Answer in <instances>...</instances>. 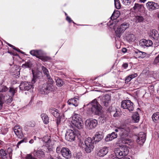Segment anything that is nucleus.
Masks as SVG:
<instances>
[{
    "label": "nucleus",
    "instance_id": "63",
    "mask_svg": "<svg viewBox=\"0 0 159 159\" xmlns=\"http://www.w3.org/2000/svg\"><path fill=\"white\" fill-rule=\"evenodd\" d=\"M127 51V49L126 48H124L123 50V52L124 53L126 52Z\"/></svg>",
    "mask_w": 159,
    "mask_h": 159
},
{
    "label": "nucleus",
    "instance_id": "57",
    "mask_svg": "<svg viewBox=\"0 0 159 159\" xmlns=\"http://www.w3.org/2000/svg\"><path fill=\"white\" fill-rule=\"evenodd\" d=\"M8 53H10L13 56H16L17 55V53H15L14 52H8Z\"/></svg>",
    "mask_w": 159,
    "mask_h": 159
},
{
    "label": "nucleus",
    "instance_id": "44",
    "mask_svg": "<svg viewBox=\"0 0 159 159\" xmlns=\"http://www.w3.org/2000/svg\"><path fill=\"white\" fill-rule=\"evenodd\" d=\"M9 91L11 94L13 96L16 92V90L12 88H10Z\"/></svg>",
    "mask_w": 159,
    "mask_h": 159
},
{
    "label": "nucleus",
    "instance_id": "34",
    "mask_svg": "<svg viewBox=\"0 0 159 159\" xmlns=\"http://www.w3.org/2000/svg\"><path fill=\"white\" fill-rule=\"evenodd\" d=\"M42 69L44 74L46 75V76L47 77V78L48 80H50V77L49 75L48 71V69L46 68H45V67H44L43 66H42Z\"/></svg>",
    "mask_w": 159,
    "mask_h": 159
},
{
    "label": "nucleus",
    "instance_id": "31",
    "mask_svg": "<svg viewBox=\"0 0 159 159\" xmlns=\"http://www.w3.org/2000/svg\"><path fill=\"white\" fill-rule=\"evenodd\" d=\"M133 20L135 22L139 23L143 21V16H134Z\"/></svg>",
    "mask_w": 159,
    "mask_h": 159
},
{
    "label": "nucleus",
    "instance_id": "54",
    "mask_svg": "<svg viewBox=\"0 0 159 159\" xmlns=\"http://www.w3.org/2000/svg\"><path fill=\"white\" fill-rule=\"evenodd\" d=\"M32 71L33 76V80H36L37 78L36 77V76L35 75V73L34 72L33 70H32Z\"/></svg>",
    "mask_w": 159,
    "mask_h": 159
},
{
    "label": "nucleus",
    "instance_id": "62",
    "mask_svg": "<svg viewBox=\"0 0 159 159\" xmlns=\"http://www.w3.org/2000/svg\"><path fill=\"white\" fill-rule=\"evenodd\" d=\"M8 155L10 157V159H11V157L12 156V154L11 152L8 153Z\"/></svg>",
    "mask_w": 159,
    "mask_h": 159
},
{
    "label": "nucleus",
    "instance_id": "39",
    "mask_svg": "<svg viewBox=\"0 0 159 159\" xmlns=\"http://www.w3.org/2000/svg\"><path fill=\"white\" fill-rule=\"evenodd\" d=\"M56 84L58 87H61L64 84L63 80H56Z\"/></svg>",
    "mask_w": 159,
    "mask_h": 159
},
{
    "label": "nucleus",
    "instance_id": "56",
    "mask_svg": "<svg viewBox=\"0 0 159 159\" xmlns=\"http://www.w3.org/2000/svg\"><path fill=\"white\" fill-rule=\"evenodd\" d=\"M128 66V65L127 63H125L123 64L122 66L123 67H124L125 69Z\"/></svg>",
    "mask_w": 159,
    "mask_h": 159
},
{
    "label": "nucleus",
    "instance_id": "36",
    "mask_svg": "<svg viewBox=\"0 0 159 159\" xmlns=\"http://www.w3.org/2000/svg\"><path fill=\"white\" fill-rule=\"evenodd\" d=\"M139 45L142 47L144 46L148 47L146 43V40L145 39H142L140 40L139 42Z\"/></svg>",
    "mask_w": 159,
    "mask_h": 159
},
{
    "label": "nucleus",
    "instance_id": "33",
    "mask_svg": "<svg viewBox=\"0 0 159 159\" xmlns=\"http://www.w3.org/2000/svg\"><path fill=\"white\" fill-rule=\"evenodd\" d=\"M41 116L44 123L45 124H47L48 123L49 120L48 116L45 114H43Z\"/></svg>",
    "mask_w": 159,
    "mask_h": 159
},
{
    "label": "nucleus",
    "instance_id": "46",
    "mask_svg": "<svg viewBox=\"0 0 159 159\" xmlns=\"http://www.w3.org/2000/svg\"><path fill=\"white\" fill-rule=\"evenodd\" d=\"M146 43L148 47L152 46L153 44L152 41L150 40H146Z\"/></svg>",
    "mask_w": 159,
    "mask_h": 159
},
{
    "label": "nucleus",
    "instance_id": "59",
    "mask_svg": "<svg viewBox=\"0 0 159 159\" xmlns=\"http://www.w3.org/2000/svg\"><path fill=\"white\" fill-rule=\"evenodd\" d=\"M24 88L25 89L27 90H28L30 89V88L29 86H25L24 87Z\"/></svg>",
    "mask_w": 159,
    "mask_h": 159
},
{
    "label": "nucleus",
    "instance_id": "53",
    "mask_svg": "<svg viewBox=\"0 0 159 159\" xmlns=\"http://www.w3.org/2000/svg\"><path fill=\"white\" fill-rule=\"evenodd\" d=\"M57 124L58 125L60 123V116L58 117H57Z\"/></svg>",
    "mask_w": 159,
    "mask_h": 159
},
{
    "label": "nucleus",
    "instance_id": "41",
    "mask_svg": "<svg viewBox=\"0 0 159 159\" xmlns=\"http://www.w3.org/2000/svg\"><path fill=\"white\" fill-rule=\"evenodd\" d=\"M8 90V88L5 86H2L1 87L0 92H6Z\"/></svg>",
    "mask_w": 159,
    "mask_h": 159
},
{
    "label": "nucleus",
    "instance_id": "49",
    "mask_svg": "<svg viewBox=\"0 0 159 159\" xmlns=\"http://www.w3.org/2000/svg\"><path fill=\"white\" fill-rule=\"evenodd\" d=\"M50 57H43V60L44 61H47L51 60Z\"/></svg>",
    "mask_w": 159,
    "mask_h": 159
},
{
    "label": "nucleus",
    "instance_id": "50",
    "mask_svg": "<svg viewBox=\"0 0 159 159\" xmlns=\"http://www.w3.org/2000/svg\"><path fill=\"white\" fill-rule=\"evenodd\" d=\"M30 129V126L28 125H26L24 127V129L25 131H28Z\"/></svg>",
    "mask_w": 159,
    "mask_h": 159
},
{
    "label": "nucleus",
    "instance_id": "48",
    "mask_svg": "<svg viewBox=\"0 0 159 159\" xmlns=\"http://www.w3.org/2000/svg\"><path fill=\"white\" fill-rule=\"evenodd\" d=\"M159 62V54L156 57L154 61V64H157Z\"/></svg>",
    "mask_w": 159,
    "mask_h": 159
},
{
    "label": "nucleus",
    "instance_id": "58",
    "mask_svg": "<svg viewBox=\"0 0 159 159\" xmlns=\"http://www.w3.org/2000/svg\"><path fill=\"white\" fill-rule=\"evenodd\" d=\"M14 68H16L17 70L18 71H19L20 70V69H19V67L17 66H14Z\"/></svg>",
    "mask_w": 159,
    "mask_h": 159
},
{
    "label": "nucleus",
    "instance_id": "29",
    "mask_svg": "<svg viewBox=\"0 0 159 159\" xmlns=\"http://www.w3.org/2000/svg\"><path fill=\"white\" fill-rule=\"evenodd\" d=\"M45 145L49 152L52 151L53 144L52 143L51 140L50 142H49V143H46Z\"/></svg>",
    "mask_w": 159,
    "mask_h": 159
},
{
    "label": "nucleus",
    "instance_id": "20",
    "mask_svg": "<svg viewBox=\"0 0 159 159\" xmlns=\"http://www.w3.org/2000/svg\"><path fill=\"white\" fill-rule=\"evenodd\" d=\"M134 55L138 58H144L146 55L145 52L140 51L138 49L134 51Z\"/></svg>",
    "mask_w": 159,
    "mask_h": 159
},
{
    "label": "nucleus",
    "instance_id": "5",
    "mask_svg": "<svg viewBox=\"0 0 159 159\" xmlns=\"http://www.w3.org/2000/svg\"><path fill=\"white\" fill-rule=\"evenodd\" d=\"M129 152L128 148L123 146L116 148L114 151L115 157H111V159H120L127 155Z\"/></svg>",
    "mask_w": 159,
    "mask_h": 159
},
{
    "label": "nucleus",
    "instance_id": "42",
    "mask_svg": "<svg viewBox=\"0 0 159 159\" xmlns=\"http://www.w3.org/2000/svg\"><path fill=\"white\" fill-rule=\"evenodd\" d=\"M27 142V138H25L23 139H22L20 141H19L17 144V146L18 147V148H19V145L22 143H24V142Z\"/></svg>",
    "mask_w": 159,
    "mask_h": 159
},
{
    "label": "nucleus",
    "instance_id": "10",
    "mask_svg": "<svg viewBox=\"0 0 159 159\" xmlns=\"http://www.w3.org/2000/svg\"><path fill=\"white\" fill-rule=\"evenodd\" d=\"M97 120L95 119H88L85 122V126L89 129L94 128L97 126Z\"/></svg>",
    "mask_w": 159,
    "mask_h": 159
},
{
    "label": "nucleus",
    "instance_id": "4",
    "mask_svg": "<svg viewBox=\"0 0 159 159\" xmlns=\"http://www.w3.org/2000/svg\"><path fill=\"white\" fill-rule=\"evenodd\" d=\"M53 80H50V81L49 80L46 84H43L40 90L41 94H47L50 92L56 91L57 88L53 85Z\"/></svg>",
    "mask_w": 159,
    "mask_h": 159
},
{
    "label": "nucleus",
    "instance_id": "18",
    "mask_svg": "<svg viewBox=\"0 0 159 159\" xmlns=\"http://www.w3.org/2000/svg\"><path fill=\"white\" fill-rule=\"evenodd\" d=\"M79 103V99L78 98H75L69 99L67 101V103L69 105L73 106L74 107H77Z\"/></svg>",
    "mask_w": 159,
    "mask_h": 159
},
{
    "label": "nucleus",
    "instance_id": "35",
    "mask_svg": "<svg viewBox=\"0 0 159 159\" xmlns=\"http://www.w3.org/2000/svg\"><path fill=\"white\" fill-rule=\"evenodd\" d=\"M51 140L50 137L48 136H45L41 139V140L45 143L44 144L48 143H49L50 142Z\"/></svg>",
    "mask_w": 159,
    "mask_h": 159
},
{
    "label": "nucleus",
    "instance_id": "8",
    "mask_svg": "<svg viewBox=\"0 0 159 159\" xmlns=\"http://www.w3.org/2000/svg\"><path fill=\"white\" fill-rule=\"evenodd\" d=\"M72 124L77 128L81 129L83 128V123L80 116L78 114H74L72 117Z\"/></svg>",
    "mask_w": 159,
    "mask_h": 159
},
{
    "label": "nucleus",
    "instance_id": "38",
    "mask_svg": "<svg viewBox=\"0 0 159 159\" xmlns=\"http://www.w3.org/2000/svg\"><path fill=\"white\" fill-rule=\"evenodd\" d=\"M115 6L116 8L117 9H119L121 7L120 4V3L119 0H114Z\"/></svg>",
    "mask_w": 159,
    "mask_h": 159
},
{
    "label": "nucleus",
    "instance_id": "14",
    "mask_svg": "<svg viewBox=\"0 0 159 159\" xmlns=\"http://www.w3.org/2000/svg\"><path fill=\"white\" fill-rule=\"evenodd\" d=\"M12 98L10 97H5L0 95V110L2 108L3 104L5 101L10 103L12 101Z\"/></svg>",
    "mask_w": 159,
    "mask_h": 159
},
{
    "label": "nucleus",
    "instance_id": "30",
    "mask_svg": "<svg viewBox=\"0 0 159 159\" xmlns=\"http://www.w3.org/2000/svg\"><path fill=\"white\" fill-rule=\"evenodd\" d=\"M111 98L110 96H106L103 98V105L106 107L108 105V103L109 101H110Z\"/></svg>",
    "mask_w": 159,
    "mask_h": 159
},
{
    "label": "nucleus",
    "instance_id": "6",
    "mask_svg": "<svg viewBox=\"0 0 159 159\" xmlns=\"http://www.w3.org/2000/svg\"><path fill=\"white\" fill-rule=\"evenodd\" d=\"M80 141L81 136L78 131H75L71 129L68 130L65 134L66 139L69 141L71 142L75 140L76 137Z\"/></svg>",
    "mask_w": 159,
    "mask_h": 159
},
{
    "label": "nucleus",
    "instance_id": "40",
    "mask_svg": "<svg viewBox=\"0 0 159 159\" xmlns=\"http://www.w3.org/2000/svg\"><path fill=\"white\" fill-rule=\"evenodd\" d=\"M123 4L125 5H129L131 2V0H121Z\"/></svg>",
    "mask_w": 159,
    "mask_h": 159
},
{
    "label": "nucleus",
    "instance_id": "7",
    "mask_svg": "<svg viewBox=\"0 0 159 159\" xmlns=\"http://www.w3.org/2000/svg\"><path fill=\"white\" fill-rule=\"evenodd\" d=\"M129 24L124 22L121 24L115 31V39L116 41L119 40L121 34L125 30L129 28Z\"/></svg>",
    "mask_w": 159,
    "mask_h": 159
},
{
    "label": "nucleus",
    "instance_id": "2",
    "mask_svg": "<svg viewBox=\"0 0 159 159\" xmlns=\"http://www.w3.org/2000/svg\"><path fill=\"white\" fill-rule=\"evenodd\" d=\"M116 132H119V135L123 143L129 145L132 143V140L129 138L130 128L128 127H118L115 129Z\"/></svg>",
    "mask_w": 159,
    "mask_h": 159
},
{
    "label": "nucleus",
    "instance_id": "55",
    "mask_svg": "<svg viewBox=\"0 0 159 159\" xmlns=\"http://www.w3.org/2000/svg\"><path fill=\"white\" fill-rule=\"evenodd\" d=\"M35 122L34 121H32L31 122V124H30V127H33L35 126Z\"/></svg>",
    "mask_w": 159,
    "mask_h": 159
},
{
    "label": "nucleus",
    "instance_id": "32",
    "mask_svg": "<svg viewBox=\"0 0 159 159\" xmlns=\"http://www.w3.org/2000/svg\"><path fill=\"white\" fill-rule=\"evenodd\" d=\"M120 12L119 11H114L111 17V19L112 20H114L117 18L119 16Z\"/></svg>",
    "mask_w": 159,
    "mask_h": 159
},
{
    "label": "nucleus",
    "instance_id": "45",
    "mask_svg": "<svg viewBox=\"0 0 159 159\" xmlns=\"http://www.w3.org/2000/svg\"><path fill=\"white\" fill-rule=\"evenodd\" d=\"M30 64L29 62H28L25 63V64L22 65V67L24 68H29L30 67Z\"/></svg>",
    "mask_w": 159,
    "mask_h": 159
},
{
    "label": "nucleus",
    "instance_id": "15",
    "mask_svg": "<svg viewBox=\"0 0 159 159\" xmlns=\"http://www.w3.org/2000/svg\"><path fill=\"white\" fill-rule=\"evenodd\" d=\"M14 131L16 136L20 139L22 138L23 134L21 128L19 125H16L14 127Z\"/></svg>",
    "mask_w": 159,
    "mask_h": 159
},
{
    "label": "nucleus",
    "instance_id": "25",
    "mask_svg": "<svg viewBox=\"0 0 159 159\" xmlns=\"http://www.w3.org/2000/svg\"><path fill=\"white\" fill-rule=\"evenodd\" d=\"M132 119L134 122L137 123L139 120V115L137 112H134L132 116Z\"/></svg>",
    "mask_w": 159,
    "mask_h": 159
},
{
    "label": "nucleus",
    "instance_id": "64",
    "mask_svg": "<svg viewBox=\"0 0 159 159\" xmlns=\"http://www.w3.org/2000/svg\"><path fill=\"white\" fill-rule=\"evenodd\" d=\"M8 45L10 47H12L13 49V47H15L14 46H13L12 45H11V44H9V43L8 44Z\"/></svg>",
    "mask_w": 159,
    "mask_h": 159
},
{
    "label": "nucleus",
    "instance_id": "52",
    "mask_svg": "<svg viewBox=\"0 0 159 159\" xmlns=\"http://www.w3.org/2000/svg\"><path fill=\"white\" fill-rule=\"evenodd\" d=\"M13 49H14V50L17 51H18V52H21V53H22V54H24L25 53L24 52H23L21 51H20V50L19 49H18V48H16L15 47H13Z\"/></svg>",
    "mask_w": 159,
    "mask_h": 159
},
{
    "label": "nucleus",
    "instance_id": "37",
    "mask_svg": "<svg viewBox=\"0 0 159 159\" xmlns=\"http://www.w3.org/2000/svg\"><path fill=\"white\" fill-rule=\"evenodd\" d=\"M138 76L137 73H134L127 76L125 80H132Z\"/></svg>",
    "mask_w": 159,
    "mask_h": 159
},
{
    "label": "nucleus",
    "instance_id": "22",
    "mask_svg": "<svg viewBox=\"0 0 159 159\" xmlns=\"http://www.w3.org/2000/svg\"><path fill=\"white\" fill-rule=\"evenodd\" d=\"M50 113L56 117H58L60 116L59 111L54 108H51L49 110Z\"/></svg>",
    "mask_w": 159,
    "mask_h": 159
},
{
    "label": "nucleus",
    "instance_id": "51",
    "mask_svg": "<svg viewBox=\"0 0 159 159\" xmlns=\"http://www.w3.org/2000/svg\"><path fill=\"white\" fill-rule=\"evenodd\" d=\"M66 20L69 23L72 22L73 23L75 24L74 22L73 21V20H71L70 18L68 16H66Z\"/></svg>",
    "mask_w": 159,
    "mask_h": 159
},
{
    "label": "nucleus",
    "instance_id": "9",
    "mask_svg": "<svg viewBox=\"0 0 159 159\" xmlns=\"http://www.w3.org/2000/svg\"><path fill=\"white\" fill-rule=\"evenodd\" d=\"M121 107L124 109H127L129 111H133L134 109L133 103L129 100L122 101Z\"/></svg>",
    "mask_w": 159,
    "mask_h": 159
},
{
    "label": "nucleus",
    "instance_id": "12",
    "mask_svg": "<svg viewBox=\"0 0 159 159\" xmlns=\"http://www.w3.org/2000/svg\"><path fill=\"white\" fill-rule=\"evenodd\" d=\"M146 139V135L143 132H140L137 139V142L138 144L142 145L145 142Z\"/></svg>",
    "mask_w": 159,
    "mask_h": 159
},
{
    "label": "nucleus",
    "instance_id": "17",
    "mask_svg": "<svg viewBox=\"0 0 159 159\" xmlns=\"http://www.w3.org/2000/svg\"><path fill=\"white\" fill-rule=\"evenodd\" d=\"M108 152V148L104 147L100 149L97 153V155L100 157H103L106 155Z\"/></svg>",
    "mask_w": 159,
    "mask_h": 159
},
{
    "label": "nucleus",
    "instance_id": "60",
    "mask_svg": "<svg viewBox=\"0 0 159 159\" xmlns=\"http://www.w3.org/2000/svg\"><path fill=\"white\" fill-rule=\"evenodd\" d=\"M147 0H140L139 2L141 3H144Z\"/></svg>",
    "mask_w": 159,
    "mask_h": 159
},
{
    "label": "nucleus",
    "instance_id": "26",
    "mask_svg": "<svg viewBox=\"0 0 159 159\" xmlns=\"http://www.w3.org/2000/svg\"><path fill=\"white\" fill-rule=\"evenodd\" d=\"M126 40L129 42L134 41L135 39L134 35L133 34H127L126 36Z\"/></svg>",
    "mask_w": 159,
    "mask_h": 159
},
{
    "label": "nucleus",
    "instance_id": "43",
    "mask_svg": "<svg viewBox=\"0 0 159 159\" xmlns=\"http://www.w3.org/2000/svg\"><path fill=\"white\" fill-rule=\"evenodd\" d=\"M75 157L76 159H81L82 155L81 153L80 152L77 153L75 156Z\"/></svg>",
    "mask_w": 159,
    "mask_h": 159
},
{
    "label": "nucleus",
    "instance_id": "21",
    "mask_svg": "<svg viewBox=\"0 0 159 159\" xmlns=\"http://www.w3.org/2000/svg\"><path fill=\"white\" fill-rule=\"evenodd\" d=\"M30 54L35 56L37 58L41 59L42 52L41 50H33L30 51Z\"/></svg>",
    "mask_w": 159,
    "mask_h": 159
},
{
    "label": "nucleus",
    "instance_id": "13",
    "mask_svg": "<svg viewBox=\"0 0 159 159\" xmlns=\"http://www.w3.org/2000/svg\"><path fill=\"white\" fill-rule=\"evenodd\" d=\"M61 155L65 158L69 159L71 157V152L69 149L63 147L62 148Z\"/></svg>",
    "mask_w": 159,
    "mask_h": 159
},
{
    "label": "nucleus",
    "instance_id": "1",
    "mask_svg": "<svg viewBox=\"0 0 159 159\" xmlns=\"http://www.w3.org/2000/svg\"><path fill=\"white\" fill-rule=\"evenodd\" d=\"M103 135L102 133L97 132L92 139L88 137L85 141L86 146L85 148V151L88 153H90L94 148V143L101 141L103 138Z\"/></svg>",
    "mask_w": 159,
    "mask_h": 159
},
{
    "label": "nucleus",
    "instance_id": "23",
    "mask_svg": "<svg viewBox=\"0 0 159 159\" xmlns=\"http://www.w3.org/2000/svg\"><path fill=\"white\" fill-rule=\"evenodd\" d=\"M143 5L138 3H136L134 4L133 8L135 12H140L143 10Z\"/></svg>",
    "mask_w": 159,
    "mask_h": 159
},
{
    "label": "nucleus",
    "instance_id": "47",
    "mask_svg": "<svg viewBox=\"0 0 159 159\" xmlns=\"http://www.w3.org/2000/svg\"><path fill=\"white\" fill-rule=\"evenodd\" d=\"M62 148L60 146H58L56 148V152L57 153H61Z\"/></svg>",
    "mask_w": 159,
    "mask_h": 159
},
{
    "label": "nucleus",
    "instance_id": "3",
    "mask_svg": "<svg viewBox=\"0 0 159 159\" xmlns=\"http://www.w3.org/2000/svg\"><path fill=\"white\" fill-rule=\"evenodd\" d=\"M87 108L89 111L95 115H101L102 108L100 104L98 103L96 99L93 100L90 103L86 105Z\"/></svg>",
    "mask_w": 159,
    "mask_h": 159
},
{
    "label": "nucleus",
    "instance_id": "27",
    "mask_svg": "<svg viewBox=\"0 0 159 159\" xmlns=\"http://www.w3.org/2000/svg\"><path fill=\"white\" fill-rule=\"evenodd\" d=\"M152 120L155 122H159V112L154 113L152 116Z\"/></svg>",
    "mask_w": 159,
    "mask_h": 159
},
{
    "label": "nucleus",
    "instance_id": "19",
    "mask_svg": "<svg viewBox=\"0 0 159 159\" xmlns=\"http://www.w3.org/2000/svg\"><path fill=\"white\" fill-rule=\"evenodd\" d=\"M117 137V134L113 132L111 134H108L106 137L105 140L106 142L112 141Z\"/></svg>",
    "mask_w": 159,
    "mask_h": 159
},
{
    "label": "nucleus",
    "instance_id": "24",
    "mask_svg": "<svg viewBox=\"0 0 159 159\" xmlns=\"http://www.w3.org/2000/svg\"><path fill=\"white\" fill-rule=\"evenodd\" d=\"M0 156L2 159H7L8 155L6 150L3 149L0 150Z\"/></svg>",
    "mask_w": 159,
    "mask_h": 159
},
{
    "label": "nucleus",
    "instance_id": "11",
    "mask_svg": "<svg viewBox=\"0 0 159 159\" xmlns=\"http://www.w3.org/2000/svg\"><path fill=\"white\" fill-rule=\"evenodd\" d=\"M146 6L147 9L149 11L157 9L159 8L158 4L153 1H148L146 3Z\"/></svg>",
    "mask_w": 159,
    "mask_h": 159
},
{
    "label": "nucleus",
    "instance_id": "16",
    "mask_svg": "<svg viewBox=\"0 0 159 159\" xmlns=\"http://www.w3.org/2000/svg\"><path fill=\"white\" fill-rule=\"evenodd\" d=\"M149 36L152 39L159 41V34L158 31L155 30L154 29L151 30Z\"/></svg>",
    "mask_w": 159,
    "mask_h": 159
},
{
    "label": "nucleus",
    "instance_id": "61",
    "mask_svg": "<svg viewBox=\"0 0 159 159\" xmlns=\"http://www.w3.org/2000/svg\"><path fill=\"white\" fill-rule=\"evenodd\" d=\"M25 159H30V155L28 154L25 157Z\"/></svg>",
    "mask_w": 159,
    "mask_h": 159
},
{
    "label": "nucleus",
    "instance_id": "28",
    "mask_svg": "<svg viewBox=\"0 0 159 159\" xmlns=\"http://www.w3.org/2000/svg\"><path fill=\"white\" fill-rule=\"evenodd\" d=\"M36 155L39 158L43 157H44V152L41 149H39L36 152Z\"/></svg>",
    "mask_w": 159,
    "mask_h": 159
}]
</instances>
